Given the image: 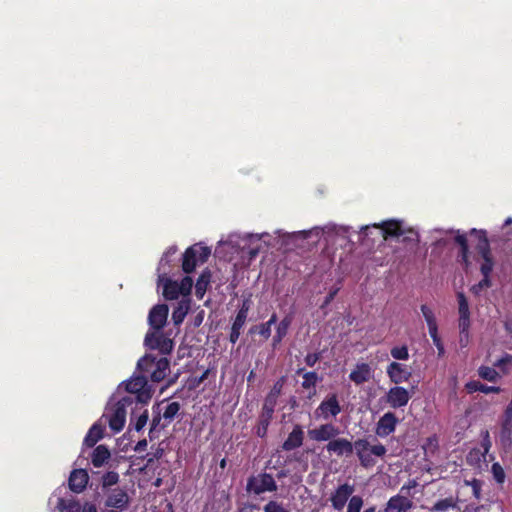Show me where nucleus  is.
<instances>
[{"mask_svg":"<svg viewBox=\"0 0 512 512\" xmlns=\"http://www.w3.org/2000/svg\"><path fill=\"white\" fill-rule=\"evenodd\" d=\"M353 492L354 486L351 484L344 483L338 486V488L330 497L332 507L335 510H342L348 499L352 496Z\"/></svg>","mask_w":512,"mask_h":512,"instance_id":"a211bd4d","label":"nucleus"},{"mask_svg":"<svg viewBox=\"0 0 512 512\" xmlns=\"http://www.w3.org/2000/svg\"><path fill=\"white\" fill-rule=\"evenodd\" d=\"M433 343H434V345L436 346V348L438 350V356L439 357L443 356L444 353H445V349H444V345H443V343L441 341V338L434 339Z\"/></svg>","mask_w":512,"mask_h":512,"instance_id":"e2e57ef3","label":"nucleus"},{"mask_svg":"<svg viewBox=\"0 0 512 512\" xmlns=\"http://www.w3.org/2000/svg\"><path fill=\"white\" fill-rule=\"evenodd\" d=\"M399 419L393 412H386L376 424L375 433L379 437H387L395 432Z\"/></svg>","mask_w":512,"mask_h":512,"instance_id":"2eb2a0df","label":"nucleus"},{"mask_svg":"<svg viewBox=\"0 0 512 512\" xmlns=\"http://www.w3.org/2000/svg\"><path fill=\"white\" fill-rule=\"evenodd\" d=\"M118 391H124V392H127L128 393V379L127 380H123L119 386H118Z\"/></svg>","mask_w":512,"mask_h":512,"instance_id":"338daca9","label":"nucleus"},{"mask_svg":"<svg viewBox=\"0 0 512 512\" xmlns=\"http://www.w3.org/2000/svg\"><path fill=\"white\" fill-rule=\"evenodd\" d=\"M146 446H147L146 439L140 440V441H138L137 445L135 446V451H137V452L144 451Z\"/></svg>","mask_w":512,"mask_h":512,"instance_id":"69168bd1","label":"nucleus"},{"mask_svg":"<svg viewBox=\"0 0 512 512\" xmlns=\"http://www.w3.org/2000/svg\"><path fill=\"white\" fill-rule=\"evenodd\" d=\"M454 241L460 247L459 252H463V254H465V251L469 250L468 240L465 234H461L459 231H457V234L454 237Z\"/></svg>","mask_w":512,"mask_h":512,"instance_id":"de8ad7c7","label":"nucleus"},{"mask_svg":"<svg viewBox=\"0 0 512 512\" xmlns=\"http://www.w3.org/2000/svg\"><path fill=\"white\" fill-rule=\"evenodd\" d=\"M458 257L459 261L465 266V268H468L470 265L469 250L465 251V254H463V252H459Z\"/></svg>","mask_w":512,"mask_h":512,"instance_id":"052dcab7","label":"nucleus"},{"mask_svg":"<svg viewBox=\"0 0 512 512\" xmlns=\"http://www.w3.org/2000/svg\"><path fill=\"white\" fill-rule=\"evenodd\" d=\"M466 390L468 393L482 392L484 394L499 393L501 389L495 386H488L479 381H470L466 384Z\"/></svg>","mask_w":512,"mask_h":512,"instance_id":"473e14b6","label":"nucleus"},{"mask_svg":"<svg viewBox=\"0 0 512 512\" xmlns=\"http://www.w3.org/2000/svg\"><path fill=\"white\" fill-rule=\"evenodd\" d=\"M372 375L371 367L367 363H359L355 369L351 371L349 378L356 385H361L367 382Z\"/></svg>","mask_w":512,"mask_h":512,"instance_id":"393cba45","label":"nucleus"},{"mask_svg":"<svg viewBox=\"0 0 512 512\" xmlns=\"http://www.w3.org/2000/svg\"><path fill=\"white\" fill-rule=\"evenodd\" d=\"M419 234L413 228H405V233L402 235L401 242L411 248L417 247L419 244Z\"/></svg>","mask_w":512,"mask_h":512,"instance_id":"e433bc0d","label":"nucleus"},{"mask_svg":"<svg viewBox=\"0 0 512 512\" xmlns=\"http://www.w3.org/2000/svg\"><path fill=\"white\" fill-rule=\"evenodd\" d=\"M371 228L381 229L384 240H388L390 237H401L405 233L402 221L391 219L383 221L380 224L366 225L360 229V238L368 236V231Z\"/></svg>","mask_w":512,"mask_h":512,"instance_id":"6e6552de","label":"nucleus"},{"mask_svg":"<svg viewBox=\"0 0 512 512\" xmlns=\"http://www.w3.org/2000/svg\"><path fill=\"white\" fill-rule=\"evenodd\" d=\"M296 373L298 375L303 373V381L301 386L306 390L314 388L317 382L320 380L318 374L315 371L304 372V368H299Z\"/></svg>","mask_w":512,"mask_h":512,"instance_id":"f704fd0d","label":"nucleus"},{"mask_svg":"<svg viewBox=\"0 0 512 512\" xmlns=\"http://www.w3.org/2000/svg\"><path fill=\"white\" fill-rule=\"evenodd\" d=\"M417 486L416 480H409L407 484L403 485L400 489V493H405L409 495L410 490Z\"/></svg>","mask_w":512,"mask_h":512,"instance_id":"13d9d810","label":"nucleus"},{"mask_svg":"<svg viewBox=\"0 0 512 512\" xmlns=\"http://www.w3.org/2000/svg\"><path fill=\"white\" fill-rule=\"evenodd\" d=\"M390 354L396 360H407L409 358V351L406 345L393 347L390 350Z\"/></svg>","mask_w":512,"mask_h":512,"instance_id":"a19ab883","label":"nucleus"},{"mask_svg":"<svg viewBox=\"0 0 512 512\" xmlns=\"http://www.w3.org/2000/svg\"><path fill=\"white\" fill-rule=\"evenodd\" d=\"M427 326H428L429 334H430L432 340L440 338L438 335L437 322L427 325Z\"/></svg>","mask_w":512,"mask_h":512,"instance_id":"bf43d9fd","label":"nucleus"},{"mask_svg":"<svg viewBox=\"0 0 512 512\" xmlns=\"http://www.w3.org/2000/svg\"><path fill=\"white\" fill-rule=\"evenodd\" d=\"M160 405L161 403H157L152 407L153 417L149 429L150 440L158 437L159 431L168 427L178 416L181 409L180 403L175 401L168 403L161 413Z\"/></svg>","mask_w":512,"mask_h":512,"instance_id":"f03ea898","label":"nucleus"},{"mask_svg":"<svg viewBox=\"0 0 512 512\" xmlns=\"http://www.w3.org/2000/svg\"><path fill=\"white\" fill-rule=\"evenodd\" d=\"M386 373L390 381L395 385L407 382L412 376L411 371L407 369L406 365L395 361L387 366Z\"/></svg>","mask_w":512,"mask_h":512,"instance_id":"f3484780","label":"nucleus"},{"mask_svg":"<svg viewBox=\"0 0 512 512\" xmlns=\"http://www.w3.org/2000/svg\"><path fill=\"white\" fill-rule=\"evenodd\" d=\"M291 323H292L291 316H285L279 322V324L276 327V333H275V335L273 337V342H272L273 347H276L277 345H279L282 342L283 338L288 333V330H289V327H290Z\"/></svg>","mask_w":512,"mask_h":512,"instance_id":"c85d7f7f","label":"nucleus"},{"mask_svg":"<svg viewBox=\"0 0 512 512\" xmlns=\"http://www.w3.org/2000/svg\"><path fill=\"white\" fill-rule=\"evenodd\" d=\"M193 286V280L190 276H185L180 283H178V287L181 295L188 296L191 293Z\"/></svg>","mask_w":512,"mask_h":512,"instance_id":"c03bdc74","label":"nucleus"},{"mask_svg":"<svg viewBox=\"0 0 512 512\" xmlns=\"http://www.w3.org/2000/svg\"><path fill=\"white\" fill-rule=\"evenodd\" d=\"M281 392V385H274L273 389L268 393L264 400L261 413H264L267 417H273L277 398Z\"/></svg>","mask_w":512,"mask_h":512,"instance_id":"a878e982","label":"nucleus"},{"mask_svg":"<svg viewBox=\"0 0 512 512\" xmlns=\"http://www.w3.org/2000/svg\"><path fill=\"white\" fill-rule=\"evenodd\" d=\"M272 420V417H267L264 415V413H261L260 419H259V426L256 430V434L258 437H265L267 434L268 426L270 425V422Z\"/></svg>","mask_w":512,"mask_h":512,"instance_id":"58836bf2","label":"nucleus"},{"mask_svg":"<svg viewBox=\"0 0 512 512\" xmlns=\"http://www.w3.org/2000/svg\"><path fill=\"white\" fill-rule=\"evenodd\" d=\"M211 254V249L201 244H194L188 247L182 259V270L189 274L192 273L198 262L205 263Z\"/></svg>","mask_w":512,"mask_h":512,"instance_id":"423d86ee","label":"nucleus"},{"mask_svg":"<svg viewBox=\"0 0 512 512\" xmlns=\"http://www.w3.org/2000/svg\"><path fill=\"white\" fill-rule=\"evenodd\" d=\"M354 451L360 465L367 469L376 464L373 456L382 458L386 455L387 449L381 443L370 445L367 439L359 438L354 441Z\"/></svg>","mask_w":512,"mask_h":512,"instance_id":"7ed1b4c3","label":"nucleus"},{"mask_svg":"<svg viewBox=\"0 0 512 512\" xmlns=\"http://www.w3.org/2000/svg\"><path fill=\"white\" fill-rule=\"evenodd\" d=\"M62 512H80V505L77 502L69 503Z\"/></svg>","mask_w":512,"mask_h":512,"instance_id":"680f3d73","label":"nucleus"},{"mask_svg":"<svg viewBox=\"0 0 512 512\" xmlns=\"http://www.w3.org/2000/svg\"><path fill=\"white\" fill-rule=\"evenodd\" d=\"M169 308L166 304H157L152 307L148 315L150 329L162 330L168 318Z\"/></svg>","mask_w":512,"mask_h":512,"instance_id":"4468645a","label":"nucleus"},{"mask_svg":"<svg viewBox=\"0 0 512 512\" xmlns=\"http://www.w3.org/2000/svg\"><path fill=\"white\" fill-rule=\"evenodd\" d=\"M147 352L157 351L159 356H168L174 349V341L161 330L149 329L144 338Z\"/></svg>","mask_w":512,"mask_h":512,"instance_id":"39448f33","label":"nucleus"},{"mask_svg":"<svg viewBox=\"0 0 512 512\" xmlns=\"http://www.w3.org/2000/svg\"><path fill=\"white\" fill-rule=\"evenodd\" d=\"M491 472L493 474L494 480L498 484H503L504 483V481H505V472H504L503 467L498 462L492 464Z\"/></svg>","mask_w":512,"mask_h":512,"instance_id":"37998d69","label":"nucleus"},{"mask_svg":"<svg viewBox=\"0 0 512 512\" xmlns=\"http://www.w3.org/2000/svg\"><path fill=\"white\" fill-rule=\"evenodd\" d=\"M470 234L476 235L477 237L478 242L476 244V250L481 257L492 254L490 243L485 230H477L473 228L470 230Z\"/></svg>","mask_w":512,"mask_h":512,"instance_id":"bb28decb","label":"nucleus"},{"mask_svg":"<svg viewBox=\"0 0 512 512\" xmlns=\"http://www.w3.org/2000/svg\"><path fill=\"white\" fill-rule=\"evenodd\" d=\"M483 263L480 266L482 276H490L494 268V259L492 254L482 256Z\"/></svg>","mask_w":512,"mask_h":512,"instance_id":"4c0bfd02","label":"nucleus"},{"mask_svg":"<svg viewBox=\"0 0 512 512\" xmlns=\"http://www.w3.org/2000/svg\"><path fill=\"white\" fill-rule=\"evenodd\" d=\"M128 503V495L125 492L111 494L107 499V505L114 508H123Z\"/></svg>","mask_w":512,"mask_h":512,"instance_id":"c9c22d12","label":"nucleus"},{"mask_svg":"<svg viewBox=\"0 0 512 512\" xmlns=\"http://www.w3.org/2000/svg\"><path fill=\"white\" fill-rule=\"evenodd\" d=\"M89 476L85 469H75L69 477V487L73 492H82L88 483Z\"/></svg>","mask_w":512,"mask_h":512,"instance_id":"b1692460","label":"nucleus"},{"mask_svg":"<svg viewBox=\"0 0 512 512\" xmlns=\"http://www.w3.org/2000/svg\"><path fill=\"white\" fill-rule=\"evenodd\" d=\"M478 373L481 378L491 382L495 381L498 377V372L494 368L488 366H481Z\"/></svg>","mask_w":512,"mask_h":512,"instance_id":"ea45409f","label":"nucleus"},{"mask_svg":"<svg viewBox=\"0 0 512 512\" xmlns=\"http://www.w3.org/2000/svg\"><path fill=\"white\" fill-rule=\"evenodd\" d=\"M457 507V500L453 497H446L436 501L430 508L431 512H445Z\"/></svg>","mask_w":512,"mask_h":512,"instance_id":"72a5a7b5","label":"nucleus"},{"mask_svg":"<svg viewBox=\"0 0 512 512\" xmlns=\"http://www.w3.org/2000/svg\"><path fill=\"white\" fill-rule=\"evenodd\" d=\"M304 430L301 425H294L292 431L281 445L283 451H292L303 445Z\"/></svg>","mask_w":512,"mask_h":512,"instance_id":"aec40b11","label":"nucleus"},{"mask_svg":"<svg viewBox=\"0 0 512 512\" xmlns=\"http://www.w3.org/2000/svg\"><path fill=\"white\" fill-rule=\"evenodd\" d=\"M341 410L337 395L332 393L327 395L320 403L316 409V413H319L324 419H328L329 417H336Z\"/></svg>","mask_w":512,"mask_h":512,"instance_id":"dca6fc26","label":"nucleus"},{"mask_svg":"<svg viewBox=\"0 0 512 512\" xmlns=\"http://www.w3.org/2000/svg\"><path fill=\"white\" fill-rule=\"evenodd\" d=\"M175 252H176L175 248H173V247L169 248L164 253L162 258L160 259V262H159V265L157 268V271L159 272L157 283H158V286L162 285V287H163L162 294L166 300H175V299H178V297L181 295L179 287H178V282L167 277L166 271H165V265H169L168 256L174 254Z\"/></svg>","mask_w":512,"mask_h":512,"instance_id":"20e7f679","label":"nucleus"},{"mask_svg":"<svg viewBox=\"0 0 512 512\" xmlns=\"http://www.w3.org/2000/svg\"><path fill=\"white\" fill-rule=\"evenodd\" d=\"M492 442L490 439L489 432L485 430L482 433V440L479 449L474 448L469 452L468 460L476 459L477 461H487V455L491 449Z\"/></svg>","mask_w":512,"mask_h":512,"instance_id":"5701e85b","label":"nucleus"},{"mask_svg":"<svg viewBox=\"0 0 512 512\" xmlns=\"http://www.w3.org/2000/svg\"><path fill=\"white\" fill-rule=\"evenodd\" d=\"M128 404V396H122L114 405L113 408H107V412L103 415L106 424L108 422L109 427L114 432H119L125 425L126 418V406Z\"/></svg>","mask_w":512,"mask_h":512,"instance_id":"0eeeda50","label":"nucleus"},{"mask_svg":"<svg viewBox=\"0 0 512 512\" xmlns=\"http://www.w3.org/2000/svg\"><path fill=\"white\" fill-rule=\"evenodd\" d=\"M276 322H277V314L273 313L267 322L252 326L249 329V333L250 334L257 333L260 336H262L265 340H267L271 336V327Z\"/></svg>","mask_w":512,"mask_h":512,"instance_id":"cd10ccee","label":"nucleus"},{"mask_svg":"<svg viewBox=\"0 0 512 512\" xmlns=\"http://www.w3.org/2000/svg\"><path fill=\"white\" fill-rule=\"evenodd\" d=\"M259 253V249L258 248H251L249 250V258L250 260L254 259Z\"/></svg>","mask_w":512,"mask_h":512,"instance_id":"774afa93","label":"nucleus"},{"mask_svg":"<svg viewBox=\"0 0 512 512\" xmlns=\"http://www.w3.org/2000/svg\"><path fill=\"white\" fill-rule=\"evenodd\" d=\"M189 308H190V302L189 300H181L178 305L174 308L173 312H172V320H173V323L175 325H180L188 311H189Z\"/></svg>","mask_w":512,"mask_h":512,"instance_id":"2f4dec72","label":"nucleus"},{"mask_svg":"<svg viewBox=\"0 0 512 512\" xmlns=\"http://www.w3.org/2000/svg\"><path fill=\"white\" fill-rule=\"evenodd\" d=\"M164 454V449L161 448L160 446H158L154 452L152 453H148L146 455L147 457V463L145 465V467H149V466H152L153 463L155 462V460H159L160 458H162Z\"/></svg>","mask_w":512,"mask_h":512,"instance_id":"49530a36","label":"nucleus"},{"mask_svg":"<svg viewBox=\"0 0 512 512\" xmlns=\"http://www.w3.org/2000/svg\"><path fill=\"white\" fill-rule=\"evenodd\" d=\"M102 419L103 417L90 427L83 441L84 446L92 448L104 437L105 423H102Z\"/></svg>","mask_w":512,"mask_h":512,"instance_id":"4be33fe9","label":"nucleus"},{"mask_svg":"<svg viewBox=\"0 0 512 512\" xmlns=\"http://www.w3.org/2000/svg\"><path fill=\"white\" fill-rule=\"evenodd\" d=\"M132 405H134V406L132 407V411L130 413V418L132 419L133 417H135L134 429L137 432H139L146 426V424L148 422V419H149L148 409H147V406H141V405H138L137 409H135L136 402H135L134 396L130 395V406H132Z\"/></svg>","mask_w":512,"mask_h":512,"instance_id":"412c9836","label":"nucleus"},{"mask_svg":"<svg viewBox=\"0 0 512 512\" xmlns=\"http://www.w3.org/2000/svg\"><path fill=\"white\" fill-rule=\"evenodd\" d=\"M410 398L411 394L409 391L399 385L391 387L384 397L385 402L389 405V407L393 409L405 407L408 404Z\"/></svg>","mask_w":512,"mask_h":512,"instance_id":"9b49d317","label":"nucleus"},{"mask_svg":"<svg viewBox=\"0 0 512 512\" xmlns=\"http://www.w3.org/2000/svg\"><path fill=\"white\" fill-rule=\"evenodd\" d=\"M211 271L209 269H205L201 272V274L199 275L198 279H197V282H196V296L198 298H202L204 296V294L206 293L207 291V288H208V285L211 281Z\"/></svg>","mask_w":512,"mask_h":512,"instance_id":"c756f323","label":"nucleus"},{"mask_svg":"<svg viewBox=\"0 0 512 512\" xmlns=\"http://www.w3.org/2000/svg\"><path fill=\"white\" fill-rule=\"evenodd\" d=\"M240 334H241L240 332L231 330L230 331V335H229V341L232 344H235L238 341V339L240 337Z\"/></svg>","mask_w":512,"mask_h":512,"instance_id":"0e129e2a","label":"nucleus"},{"mask_svg":"<svg viewBox=\"0 0 512 512\" xmlns=\"http://www.w3.org/2000/svg\"><path fill=\"white\" fill-rule=\"evenodd\" d=\"M249 308H250L249 301L248 300L243 301V303L240 306L236 315L241 316L242 318H245L247 320Z\"/></svg>","mask_w":512,"mask_h":512,"instance_id":"6e6d98bb","label":"nucleus"},{"mask_svg":"<svg viewBox=\"0 0 512 512\" xmlns=\"http://www.w3.org/2000/svg\"><path fill=\"white\" fill-rule=\"evenodd\" d=\"M340 433L338 427L332 423L321 424L319 427L308 430V437L316 442L331 441Z\"/></svg>","mask_w":512,"mask_h":512,"instance_id":"ddd939ff","label":"nucleus"},{"mask_svg":"<svg viewBox=\"0 0 512 512\" xmlns=\"http://www.w3.org/2000/svg\"><path fill=\"white\" fill-rule=\"evenodd\" d=\"M363 507V499L361 496L354 495L350 497L347 512H360Z\"/></svg>","mask_w":512,"mask_h":512,"instance_id":"79ce46f5","label":"nucleus"},{"mask_svg":"<svg viewBox=\"0 0 512 512\" xmlns=\"http://www.w3.org/2000/svg\"><path fill=\"white\" fill-rule=\"evenodd\" d=\"M421 312L426 320L427 325L437 322L433 311L427 305H421Z\"/></svg>","mask_w":512,"mask_h":512,"instance_id":"3c124183","label":"nucleus"},{"mask_svg":"<svg viewBox=\"0 0 512 512\" xmlns=\"http://www.w3.org/2000/svg\"><path fill=\"white\" fill-rule=\"evenodd\" d=\"M413 507V501L403 493L392 496L384 509V512H408Z\"/></svg>","mask_w":512,"mask_h":512,"instance_id":"6ab92c4d","label":"nucleus"},{"mask_svg":"<svg viewBox=\"0 0 512 512\" xmlns=\"http://www.w3.org/2000/svg\"><path fill=\"white\" fill-rule=\"evenodd\" d=\"M170 371V360L166 356L146 352L138 359L130 376V395L134 396L136 406H148L155 393L156 384L165 382L161 388L162 393L177 382L178 376L169 377Z\"/></svg>","mask_w":512,"mask_h":512,"instance_id":"f257e3e1","label":"nucleus"},{"mask_svg":"<svg viewBox=\"0 0 512 512\" xmlns=\"http://www.w3.org/2000/svg\"><path fill=\"white\" fill-rule=\"evenodd\" d=\"M277 490V484L273 476L269 473H262L258 478L250 477L247 481V491L255 495H260L266 491L274 492Z\"/></svg>","mask_w":512,"mask_h":512,"instance_id":"9d476101","label":"nucleus"},{"mask_svg":"<svg viewBox=\"0 0 512 512\" xmlns=\"http://www.w3.org/2000/svg\"><path fill=\"white\" fill-rule=\"evenodd\" d=\"M458 313H459V330H460V343L466 346L469 336L470 328V310L468 300L463 292L457 293Z\"/></svg>","mask_w":512,"mask_h":512,"instance_id":"1a4fd4ad","label":"nucleus"},{"mask_svg":"<svg viewBox=\"0 0 512 512\" xmlns=\"http://www.w3.org/2000/svg\"><path fill=\"white\" fill-rule=\"evenodd\" d=\"M110 458V451L105 445H98L91 457L94 467H101Z\"/></svg>","mask_w":512,"mask_h":512,"instance_id":"7c9ffc66","label":"nucleus"},{"mask_svg":"<svg viewBox=\"0 0 512 512\" xmlns=\"http://www.w3.org/2000/svg\"><path fill=\"white\" fill-rule=\"evenodd\" d=\"M245 323H246L245 318H242L241 316L236 315V317L232 323L231 330L241 333V330L243 329Z\"/></svg>","mask_w":512,"mask_h":512,"instance_id":"5fc2aeb1","label":"nucleus"},{"mask_svg":"<svg viewBox=\"0 0 512 512\" xmlns=\"http://www.w3.org/2000/svg\"><path fill=\"white\" fill-rule=\"evenodd\" d=\"M490 276H483V279L479 281L477 284H474L471 287V292L475 295H479V293L484 289L491 286Z\"/></svg>","mask_w":512,"mask_h":512,"instance_id":"a18cd8bd","label":"nucleus"},{"mask_svg":"<svg viewBox=\"0 0 512 512\" xmlns=\"http://www.w3.org/2000/svg\"><path fill=\"white\" fill-rule=\"evenodd\" d=\"M470 485L472 487V490H473V494L474 496L479 499L480 498V491H481V485H480V482L476 479H473L471 482H470Z\"/></svg>","mask_w":512,"mask_h":512,"instance_id":"4d7b16f0","label":"nucleus"},{"mask_svg":"<svg viewBox=\"0 0 512 512\" xmlns=\"http://www.w3.org/2000/svg\"><path fill=\"white\" fill-rule=\"evenodd\" d=\"M118 482V474L116 472L110 471L103 475L102 484L103 487H110Z\"/></svg>","mask_w":512,"mask_h":512,"instance_id":"09e8293b","label":"nucleus"},{"mask_svg":"<svg viewBox=\"0 0 512 512\" xmlns=\"http://www.w3.org/2000/svg\"><path fill=\"white\" fill-rule=\"evenodd\" d=\"M325 449L330 455L349 457L354 452V442L347 438L336 437L326 444Z\"/></svg>","mask_w":512,"mask_h":512,"instance_id":"f8f14e48","label":"nucleus"},{"mask_svg":"<svg viewBox=\"0 0 512 512\" xmlns=\"http://www.w3.org/2000/svg\"><path fill=\"white\" fill-rule=\"evenodd\" d=\"M321 356V352L309 353L305 356L304 361L307 366L313 367L321 359Z\"/></svg>","mask_w":512,"mask_h":512,"instance_id":"864d4df0","label":"nucleus"},{"mask_svg":"<svg viewBox=\"0 0 512 512\" xmlns=\"http://www.w3.org/2000/svg\"><path fill=\"white\" fill-rule=\"evenodd\" d=\"M339 290H340V287L331 288L329 293L325 297L323 303L321 304L320 308L323 309V308L327 307L334 300V298L338 294Z\"/></svg>","mask_w":512,"mask_h":512,"instance_id":"603ef678","label":"nucleus"},{"mask_svg":"<svg viewBox=\"0 0 512 512\" xmlns=\"http://www.w3.org/2000/svg\"><path fill=\"white\" fill-rule=\"evenodd\" d=\"M264 512H289L281 503L277 501H269L264 506Z\"/></svg>","mask_w":512,"mask_h":512,"instance_id":"8fccbe9b","label":"nucleus"}]
</instances>
